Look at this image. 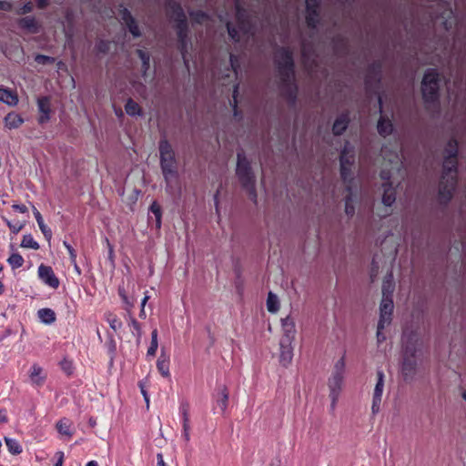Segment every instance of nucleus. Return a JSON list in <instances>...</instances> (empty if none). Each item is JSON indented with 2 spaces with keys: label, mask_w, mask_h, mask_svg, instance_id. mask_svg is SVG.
<instances>
[{
  "label": "nucleus",
  "mask_w": 466,
  "mask_h": 466,
  "mask_svg": "<svg viewBox=\"0 0 466 466\" xmlns=\"http://www.w3.org/2000/svg\"><path fill=\"white\" fill-rule=\"evenodd\" d=\"M160 167L167 182L177 175V159L175 151L167 139H161L158 144Z\"/></svg>",
  "instance_id": "423d86ee"
},
{
  "label": "nucleus",
  "mask_w": 466,
  "mask_h": 466,
  "mask_svg": "<svg viewBox=\"0 0 466 466\" xmlns=\"http://www.w3.org/2000/svg\"><path fill=\"white\" fill-rule=\"evenodd\" d=\"M388 325H383L381 328H380V322H378V327H377V332H376V338H377V341L378 343H381L383 342L385 339H386V337L383 333V329L387 327Z\"/></svg>",
  "instance_id": "49530a36"
},
{
  "label": "nucleus",
  "mask_w": 466,
  "mask_h": 466,
  "mask_svg": "<svg viewBox=\"0 0 466 466\" xmlns=\"http://www.w3.org/2000/svg\"><path fill=\"white\" fill-rule=\"evenodd\" d=\"M86 466H98L97 462L95 461H91L86 463Z\"/></svg>",
  "instance_id": "774afa93"
},
{
  "label": "nucleus",
  "mask_w": 466,
  "mask_h": 466,
  "mask_svg": "<svg viewBox=\"0 0 466 466\" xmlns=\"http://www.w3.org/2000/svg\"><path fill=\"white\" fill-rule=\"evenodd\" d=\"M10 228L13 230V232L16 233L22 228V225H15L12 226L10 223H8Z\"/></svg>",
  "instance_id": "680f3d73"
},
{
  "label": "nucleus",
  "mask_w": 466,
  "mask_h": 466,
  "mask_svg": "<svg viewBox=\"0 0 466 466\" xmlns=\"http://www.w3.org/2000/svg\"><path fill=\"white\" fill-rule=\"evenodd\" d=\"M137 54L142 62V76H146L150 67V55L142 49H137Z\"/></svg>",
  "instance_id": "c85d7f7f"
},
{
  "label": "nucleus",
  "mask_w": 466,
  "mask_h": 466,
  "mask_svg": "<svg viewBox=\"0 0 466 466\" xmlns=\"http://www.w3.org/2000/svg\"><path fill=\"white\" fill-rule=\"evenodd\" d=\"M167 15L171 19L176 21L177 23V36L179 38L180 44H181V52L184 55V53L187 51V21H186V15L182 9V7L176 4L172 3L169 4Z\"/></svg>",
  "instance_id": "1a4fd4ad"
},
{
  "label": "nucleus",
  "mask_w": 466,
  "mask_h": 466,
  "mask_svg": "<svg viewBox=\"0 0 466 466\" xmlns=\"http://www.w3.org/2000/svg\"><path fill=\"white\" fill-rule=\"evenodd\" d=\"M183 428H184V436L187 441H189V418L188 412L185 409L183 410Z\"/></svg>",
  "instance_id": "37998d69"
},
{
  "label": "nucleus",
  "mask_w": 466,
  "mask_h": 466,
  "mask_svg": "<svg viewBox=\"0 0 466 466\" xmlns=\"http://www.w3.org/2000/svg\"><path fill=\"white\" fill-rule=\"evenodd\" d=\"M157 367L163 377L168 378L170 376L169 356L164 349L161 350L159 358L157 361Z\"/></svg>",
  "instance_id": "b1692460"
},
{
  "label": "nucleus",
  "mask_w": 466,
  "mask_h": 466,
  "mask_svg": "<svg viewBox=\"0 0 466 466\" xmlns=\"http://www.w3.org/2000/svg\"><path fill=\"white\" fill-rule=\"evenodd\" d=\"M121 18L134 37H139L141 35L136 20L127 8L121 11Z\"/></svg>",
  "instance_id": "6ab92c4d"
},
{
  "label": "nucleus",
  "mask_w": 466,
  "mask_h": 466,
  "mask_svg": "<svg viewBox=\"0 0 466 466\" xmlns=\"http://www.w3.org/2000/svg\"><path fill=\"white\" fill-rule=\"evenodd\" d=\"M150 210H151V212L156 217V227H157V228H160V227H161V217H162V212H161L160 206L157 204V202L154 201L151 204V206H150Z\"/></svg>",
  "instance_id": "e433bc0d"
},
{
  "label": "nucleus",
  "mask_w": 466,
  "mask_h": 466,
  "mask_svg": "<svg viewBox=\"0 0 466 466\" xmlns=\"http://www.w3.org/2000/svg\"><path fill=\"white\" fill-rule=\"evenodd\" d=\"M402 361L400 372L405 381L416 377L422 360V341L414 331H405L401 338Z\"/></svg>",
  "instance_id": "f257e3e1"
},
{
  "label": "nucleus",
  "mask_w": 466,
  "mask_h": 466,
  "mask_svg": "<svg viewBox=\"0 0 466 466\" xmlns=\"http://www.w3.org/2000/svg\"><path fill=\"white\" fill-rule=\"evenodd\" d=\"M7 421V417L6 415L4 413V411L0 410V422H6Z\"/></svg>",
  "instance_id": "0e129e2a"
},
{
  "label": "nucleus",
  "mask_w": 466,
  "mask_h": 466,
  "mask_svg": "<svg viewBox=\"0 0 466 466\" xmlns=\"http://www.w3.org/2000/svg\"><path fill=\"white\" fill-rule=\"evenodd\" d=\"M350 124V116L348 114L339 115L332 125V133L334 136L342 135L348 128Z\"/></svg>",
  "instance_id": "4be33fe9"
},
{
  "label": "nucleus",
  "mask_w": 466,
  "mask_h": 466,
  "mask_svg": "<svg viewBox=\"0 0 466 466\" xmlns=\"http://www.w3.org/2000/svg\"><path fill=\"white\" fill-rule=\"evenodd\" d=\"M21 247L38 249L39 244L33 238L31 235H25L22 239Z\"/></svg>",
  "instance_id": "58836bf2"
},
{
  "label": "nucleus",
  "mask_w": 466,
  "mask_h": 466,
  "mask_svg": "<svg viewBox=\"0 0 466 466\" xmlns=\"http://www.w3.org/2000/svg\"><path fill=\"white\" fill-rule=\"evenodd\" d=\"M96 48L100 53H106L109 49V43L105 41H100L96 44Z\"/></svg>",
  "instance_id": "8fccbe9b"
},
{
  "label": "nucleus",
  "mask_w": 466,
  "mask_h": 466,
  "mask_svg": "<svg viewBox=\"0 0 466 466\" xmlns=\"http://www.w3.org/2000/svg\"><path fill=\"white\" fill-rule=\"evenodd\" d=\"M48 5V0H37V6L39 8H45Z\"/></svg>",
  "instance_id": "052dcab7"
},
{
  "label": "nucleus",
  "mask_w": 466,
  "mask_h": 466,
  "mask_svg": "<svg viewBox=\"0 0 466 466\" xmlns=\"http://www.w3.org/2000/svg\"><path fill=\"white\" fill-rule=\"evenodd\" d=\"M4 440L11 454L18 455L22 453V447L16 440L9 437H5Z\"/></svg>",
  "instance_id": "2f4dec72"
},
{
  "label": "nucleus",
  "mask_w": 466,
  "mask_h": 466,
  "mask_svg": "<svg viewBox=\"0 0 466 466\" xmlns=\"http://www.w3.org/2000/svg\"><path fill=\"white\" fill-rule=\"evenodd\" d=\"M230 65L233 68V70L236 72L237 71V58L234 56H230Z\"/></svg>",
  "instance_id": "13d9d810"
},
{
  "label": "nucleus",
  "mask_w": 466,
  "mask_h": 466,
  "mask_svg": "<svg viewBox=\"0 0 466 466\" xmlns=\"http://www.w3.org/2000/svg\"><path fill=\"white\" fill-rule=\"evenodd\" d=\"M378 380L375 385L374 392H373V400L371 410L373 414H376L380 410V406L381 402V396L384 390V374L381 370L377 372Z\"/></svg>",
  "instance_id": "2eb2a0df"
},
{
  "label": "nucleus",
  "mask_w": 466,
  "mask_h": 466,
  "mask_svg": "<svg viewBox=\"0 0 466 466\" xmlns=\"http://www.w3.org/2000/svg\"><path fill=\"white\" fill-rule=\"evenodd\" d=\"M381 155L384 160V164L391 166L390 170L393 175L399 173L402 168V156L401 148L398 145L391 143L385 144L381 148Z\"/></svg>",
  "instance_id": "9d476101"
},
{
  "label": "nucleus",
  "mask_w": 466,
  "mask_h": 466,
  "mask_svg": "<svg viewBox=\"0 0 466 466\" xmlns=\"http://www.w3.org/2000/svg\"><path fill=\"white\" fill-rule=\"evenodd\" d=\"M320 0H305V18L309 27H316L320 16Z\"/></svg>",
  "instance_id": "ddd939ff"
},
{
  "label": "nucleus",
  "mask_w": 466,
  "mask_h": 466,
  "mask_svg": "<svg viewBox=\"0 0 466 466\" xmlns=\"http://www.w3.org/2000/svg\"><path fill=\"white\" fill-rule=\"evenodd\" d=\"M58 459L55 466H62L64 461V453L62 451L57 452Z\"/></svg>",
  "instance_id": "5fc2aeb1"
},
{
  "label": "nucleus",
  "mask_w": 466,
  "mask_h": 466,
  "mask_svg": "<svg viewBox=\"0 0 466 466\" xmlns=\"http://www.w3.org/2000/svg\"><path fill=\"white\" fill-rule=\"evenodd\" d=\"M267 309L271 313H276L279 309V300L277 295L269 291L267 299Z\"/></svg>",
  "instance_id": "7c9ffc66"
},
{
  "label": "nucleus",
  "mask_w": 466,
  "mask_h": 466,
  "mask_svg": "<svg viewBox=\"0 0 466 466\" xmlns=\"http://www.w3.org/2000/svg\"><path fill=\"white\" fill-rule=\"evenodd\" d=\"M158 347L157 330L154 329L151 334V345L147 350V355L154 356Z\"/></svg>",
  "instance_id": "ea45409f"
},
{
  "label": "nucleus",
  "mask_w": 466,
  "mask_h": 466,
  "mask_svg": "<svg viewBox=\"0 0 466 466\" xmlns=\"http://www.w3.org/2000/svg\"><path fill=\"white\" fill-rule=\"evenodd\" d=\"M0 102L15 106L18 104V96L8 88H0Z\"/></svg>",
  "instance_id": "bb28decb"
},
{
  "label": "nucleus",
  "mask_w": 466,
  "mask_h": 466,
  "mask_svg": "<svg viewBox=\"0 0 466 466\" xmlns=\"http://www.w3.org/2000/svg\"><path fill=\"white\" fill-rule=\"evenodd\" d=\"M61 367L66 374L71 375L73 373L74 366H73V362L71 360H62Z\"/></svg>",
  "instance_id": "a18cd8bd"
},
{
  "label": "nucleus",
  "mask_w": 466,
  "mask_h": 466,
  "mask_svg": "<svg viewBox=\"0 0 466 466\" xmlns=\"http://www.w3.org/2000/svg\"><path fill=\"white\" fill-rule=\"evenodd\" d=\"M7 261L13 268H17L23 265L24 259L21 255L14 253L8 258Z\"/></svg>",
  "instance_id": "a19ab883"
},
{
  "label": "nucleus",
  "mask_w": 466,
  "mask_h": 466,
  "mask_svg": "<svg viewBox=\"0 0 466 466\" xmlns=\"http://www.w3.org/2000/svg\"><path fill=\"white\" fill-rule=\"evenodd\" d=\"M30 380L35 385H41L45 380L43 370L38 366H34L30 373Z\"/></svg>",
  "instance_id": "f704fd0d"
},
{
  "label": "nucleus",
  "mask_w": 466,
  "mask_h": 466,
  "mask_svg": "<svg viewBox=\"0 0 466 466\" xmlns=\"http://www.w3.org/2000/svg\"><path fill=\"white\" fill-rule=\"evenodd\" d=\"M33 212H34L35 218L37 221V224H38L42 233L44 234V236L46 237L47 241L50 242V240L52 238L51 229L44 223V220H43V218H42L40 212L34 206H33Z\"/></svg>",
  "instance_id": "cd10ccee"
},
{
  "label": "nucleus",
  "mask_w": 466,
  "mask_h": 466,
  "mask_svg": "<svg viewBox=\"0 0 466 466\" xmlns=\"http://www.w3.org/2000/svg\"><path fill=\"white\" fill-rule=\"evenodd\" d=\"M35 59L39 64H46V63H53L54 62V58L53 57H50V56H44V55H37Z\"/></svg>",
  "instance_id": "09e8293b"
},
{
  "label": "nucleus",
  "mask_w": 466,
  "mask_h": 466,
  "mask_svg": "<svg viewBox=\"0 0 466 466\" xmlns=\"http://www.w3.org/2000/svg\"><path fill=\"white\" fill-rule=\"evenodd\" d=\"M141 392H142V394L144 396V399H145V401L147 403V406L148 407V405H149V399H148L147 391L144 390L143 387H141Z\"/></svg>",
  "instance_id": "e2e57ef3"
},
{
  "label": "nucleus",
  "mask_w": 466,
  "mask_h": 466,
  "mask_svg": "<svg viewBox=\"0 0 466 466\" xmlns=\"http://www.w3.org/2000/svg\"><path fill=\"white\" fill-rule=\"evenodd\" d=\"M157 466H167L163 460V456L161 453H158L157 455Z\"/></svg>",
  "instance_id": "bf43d9fd"
},
{
  "label": "nucleus",
  "mask_w": 466,
  "mask_h": 466,
  "mask_svg": "<svg viewBox=\"0 0 466 466\" xmlns=\"http://www.w3.org/2000/svg\"><path fill=\"white\" fill-rule=\"evenodd\" d=\"M56 427L57 431L62 435L69 438L73 435V432L70 430V425L66 420H60L57 421Z\"/></svg>",
  "instance_id": "c9c22d12"
},
{
  "label": "nucleus",
  "mask_w": 466,
  "mask_h": 466,
  "mask_svg": "<svg viewBox=\"0 0 466 466\" xmlns=\"http://www.w3.org/2000/svg\"><path fill=\"white\" fill-rule=\"evenodd\" d=\"M33 10V5L30 2L25 3L19 10H17L18 15H25L31 13Z\"/></svg>",
  "instance_id": "de8ad7c7"
},
{
  "label": "nucleus",
  "mask_w": 466,
  "mask_h": 466,
  "mask_svg": "<svg viewBox=\"0 0 466 466\" xmlns=\"http://www.w3.org/2000/svg\"><path fill=\"white\" fill-rule=\"evenodd\" d=\"M348 195L344 199V212L349 218H352L355 215L356 208V195L354 194L350 186L347 187Z\"/></svg>",
  "instance_id": "5701e85b"
},
{
  "label": "nucleus",
  "mask_w": 466,
  "mask_h": 466,
  "mask_svg": "<svg viewBox=\"0 0 466 466\" xmlns=\"http://www.w3.org/2000/svg\"><path fill=\"white\" fill-rule=\"evenodd\" d=\"M344 375L332 374L331 378L329 380V388L330 390V395L332 397L333 402L336 401L341 389L343 386Z\"/></svg>",
  "instance_id": "412c9836"
},
{
  "label": "nucleus",
  "mask_w": 466,
  "mask_h": 466,
  "mask_svg": "<svg viewBox=\"0 0 466 466\" xmlns=\"http://www.w3.org/2000/svg\"><path fill=\"white\" fill-rule=\"evenodd\" d=\"M18 26L29 34H37L40 31V25L35 16L29 15L17 20Z\"/></svg>",
  "instance_id": "a211bd4d"
},
{
  "label": "nucleus",
  "mask_w": 466,
  "mask_h": 466,
  "mask_svg": "<svg viewBox=\"0 0 466 466\" xmlns=\"http://www.w3.org/2000/svg\"><path fill=\"white\" fill-rule=\"evenodd\" d=\"M132 325H133V327H134L135 330H137V336H138V338H139V337L141 336V329H140V326L138 325V323H137L135 319H133V320H132Z\"/></svg>",
  "instance_id": "4d7b16f0"
},
{
  "label": "nucleus",
  "mask_w": 466,
  "mask_h": 466,
  "mask_svg": "<svg viewBox=\"0 0 466 466\" xmlns=\"http://www.w3.org/2000/svg\"><path fill=\"white\" fill-rule=\"evenodd\" d=\"M236 177L241 188L247 192L250 200L257 204L256 176L252 170L250 162L243 153L237 154Z\"/></svg>",
  "instance_id": "7ed1b4c3"
},
{
  "label": "nucleus",
  "mask_w": 466,
  "mask_h": 466,
  "mask_svg": "<svg viewBox=\"0 0 466 466\" xmlns=\"http://www.w3.org/2000/svg\"><path fill=\"white\" fill-rule=\"evenodd\" d=\"M227 29L231 40L238 43L247 42L253 35V25L245 10L237 8L236 24L227 22Z\"/></svg>",
  "instance_id": "39448f33"
},
{
  "label": "nucleus",
  "mask_w": 466,
  "mask_h": 466,
  "mask_svg": "<svg viewBox=\"0 0 466 466\" xmlns=\"http://www.w3.org/2000/svg\"><path fill=\"white\" fill-rule=\"evenodd\" d=\"M346 367L345 361V354H343L335 363L334 365V372L333 374L344 375Z\"/></svg>",
  "instance_id": "79ce46f5"
},
{
  "label": "nucleus",
  "mask_w": 466,
  "mask_h": 466,
  "mask_svg": "<svg viewBox=\"0 0 466 466\" xmlns=\"http://www.w3.org/2000/svg\"><path fill=\"white\" fill-rule=\"evenodd\" d=\"M38 317L45 324H52L56 320V314L50 309H42L38 311Z\"/></svg>",
  "instance_id": "473e14b6"
},
{
  "label": "nucleus",
  "mask_w": 466,
  "mask_h": 466,
  "mask_svg": "<svg viewBox=\"0 0 466 466\" xmlns=\"http://www.w3.org/2000/svg\"><path fill=\"white\" fill-rule=\"evenodd\" d=\"M23 123V117L15 112L8 113L4 118L5 127L9 130L18 128Z\"/></svg>",
  "instance_id": "393cba45"
},
{
  "label": "nucleus",
  "mask_w": 466,
  "mask_h": 466,
  "mask_svg": "<svg viewBox=\"0 0 466 466\" xmlns=\"http://www.w3.org/2000/svg\"><path fill=\"white\" fill-rule=\"evenodd\" d=\"M441 176L457 178V157H445Z\"/></svg>",
  "instance_id": "a878e982"
},
{
  "label": "nucleus",
  "mask_w": 466,
  "mask_h": 466,
  "mask_svg": "<svg viewBox=\"0 0 466 466\" xmlns=\"http://www.w3.org/2000/svg\"><path fill=\"white\" fill-rule=\"evenodd\" d=\"M377 130L383 137L390 136L394 131L392 120L389 116L381 115L377 123Z\"/></svg>",
  "instance_id": "aec40b11"
},
{
  "label": "nucleus",
  "mask_w": 466,
  "mask_h": 466,
  "mask_svg": "<svg viewBox=\"0 0 466 466\" xmlns=\"http://www.w3.org/2000/svg\"><path fill=\"white\" fill-rule=\"evenodd\" d=\"M64 245L65 247L66 248V249L68 250L69 252V255H70V258H71V261L72 263H75L76 260V252L74 250V248L71 247V245H69L67 242H64Z\"/></svg>",
  "instance_id": "3c124183"
},
{
  "label": "nucleus",
  "mask_w": 466,
  "mask_h": 466,
  "mask_svg": "<svg viewBox=\"0 0 466 466\" xmlns=\"http://www.w3.org/2000/svg\"><path fill=\"white\" fill-rule=\"evenodd\" d=\"M393 300L391 298V295H387L383 291L382 299L380 304V319L379 322H380V328L383 325H390L391 322V316L393 312Z\"/></svg>",
  "instance_id": "4468645a"
},
{
  "label": "nucleus",
  "mask_w": 466,
  "mask_h": 466,
  "mask_svg": "<svg viewBox=\"0 0 466 466\" xmlns=\"http://www.w3.org/2000/svg\"><path fill=\"white\" fill-rule=\"evenodd\" d=\"M380 177L385 180L382 184L383 193L381 197V203L386 208H391L396 201L397 195L395 182L391 180L394 176L390 171L384 168L380 173ZM398 184L399 182L396 183V185Z\"/></svg>",
  "instance_id": "9b49d317"
},
{
  "label": "nucleus",
  "mask_w": 466,
  "mask_h": 466,
  "mask_svg": "<svg viewBox=\"0 0 466 466\" xmlns=\"http://www.w3.org/2000/svg\"><path fill=\"white\" fill-rule=\"evenodd\" d=\"M228 393L226 388L220 392V399L218 400V405L222 413H225L228 408Z\"/></svg>",
  "instance_id": "4c0bfd02"
},
{
  "label": "nucleus",
  "mask_w": 466,
  "mask_h": 466,
  "mask_svg": "<svg viewBox=\"0 0 466 466\" xmlns=\"http://www.w3.org/2000/svg\"><path fill=\"white\" fill-rule=\"evenodd\" d=\"M458 147V141L454 138L450 139L445 147V157H457Z\"/></svg>",
  "instance_id": "72a5a7b5"
},
{
  "label": "nucleus",
  "mask_w": 466,
  "mask_h": 466,
  "mask_svg": "<svg viewBox=\"0 0 466 466\" xmlns=\"http://www.w3.org/2000/svg\"><path fill=\"white\" fill-rule=\"evenodd\" d=\"M440 74L434 68H429L421 80L422 97L427 103H433L439 98Z\"/></svg>",
  "instance_id": "6e6552de"
},
{
  "label": "nucleus",
  "mask_w": 466,
  "mask_h": 466,
  "mask_svg": "<svg viewBox=\"0 0 466 466\" xmlns=\"http://www.w3.org/2000/svg\"><path fill=\"white\" fill-rule=\"evenodd\" d=\"M190 16H191L192 20L197 23H202L208 19V15L205 13L200 12V11H198L195 13H190Z\"/></svg>",
  "instance_id": "c03bdc74"
},
{
  "label": "nucleus",
  "mask_w": 466,
  "mask_h": 466,
  "mask_svg": "<svg viewBox=\"0 0 466 466\" xmlns=\"http://www.w3.org/2000/svg\"><path fill=\"white\" fill-rule=\"evenodd\" d=\"M12 8V5L5 1H0V9L9 11Z\"/></svg>",
  "instance_id": "864d4df0"
},
{
  "label": "nucleus",
  "mask_w": 466,
  "mask_h": 466,
  "mask_svg": "<svg viewBox=\"0 0 466 466\" xmlns=\"http://www.w3.org/2000/svg\"><path fill=\"white\" fill-rule=\"evenodd\" d=\"M37 107L40 113L38 122L45 124L50 120L51 104L48 96H41L37 98Z\"/></svg>",
  "instance_id": "f3484780"
},
{
  "label": "nucleus",
  "mask_w": 466,
  "mask_h": 466,
  "mask_svg": "<svg viewBox=\"0 0 466 466\" xmlns=\"http://www.w3.org/2000/svg\"><path fill=\"white\" fill-rule=\"evenodd\" d=\"M13 208L21 213H25L27 211V208L25 205H14Z\"/></svg>",
  "instance_id": "6e6d98bb"
},
{
  "label": "nucleus",
  "mask_w": 466,
  "mask_h": 466,
  "mask_svg": "<svg viewBox=\"0 0 466 466\" xmlns=\"http://www.w3.org/2000/svg\"><path fill=\"white\" fill-rule=\"evenodd\" d=\"M125 110L127 114L131 116H141L142 114L139 105L131 98L127 99L125 105Z\"/></svg>",
  "instance_id": "c756f323"
},
{
  "label": "nucleus",
  "mask_w": 466,
  "mask_h": 466,
  "mask_svg": "<svg viewBox=\"0 0 466 466\" xmlns=\"http://www.w3.org/2000/svg\"><path fill=\"white\" fill-rule=\"evenodd\" d=\"M38 275L40 279L48 286L56 289L59 286V279L56 277L53 269L45 265L38 268Z\"/></svg>",
  "instance_id": "dca6fc26"
},
{
  "label": "nucleus",
  "mask_w": 466,
  "mask_h": 466,
  "mask_svg": "<svg viewBox=\"0 0 466 466\" xmlns=\"http://www.w3.org/2000/svg\"><path fill=\"white\" fill-rule=\"evenodd\" d=\"M148 299H149V296H147V295H146V296L144 297V299H143V300H142V302H141L142 311L144 310V307H145V305H146L147 301L148 300Z\"/></svg>",
  "instance_id": "69168bd1"
},
{
  "label": "nucleus",
  "mask_w": 466,
  "mask_h": 466,
  "mask_svg": "<svg viewBox=\"0 0 466 466\" xmlns=\"http://www.w3.org/2000/svg\"><path fill=\"white\" fill-rule=\"evenodd\" d=\"M281 338L279 340L280 353L279 359L284 365L291 362L293 358V341L296 336L295 318L290 314L281 320Z\"/></svg>",
  "instance_id": "20e7f679"
},
{
  "label": "nucleus",
  "mask_w": 466,
  "mask_h": 466,
  "mask_svg": "<svg viewBox=\"0 0 466 466\" xmlns=\"http://www.w3.org/2000/svg\"><path fill=\"white\" fill-rule=\"evenodd\" d=\"M356 151L353 145L346 141L339 155V173L342 180L349 186L354 179Z\"/></svg>",
  "instance_id": "0eeeda50"
},
{
  "label": "nucleus",
  "mask_w": 466,
  "mask_h": 466,
  "mask_svg": "<svg viewBox=\"0 0 466 466\" xmlns=\"http://www.w3.org/2000/svg\"><path fill=\"white\" fill-rule=\"evenodd\" d=\"M274 62L277 66L280 92L289 102L294 103L297 98L298 86L292 55L284 47L279 48L275 52Z\"/></svg>",
  "instance_id": "f03ea898"
},
{
  "label": "nucleus",
  "mask_w": 466,
  "mask_h": 466,
  "mask_svg": "<svg viewBox=\"0 0 466 466\" xmlns=\"http://www.w3.org/2000/svg\"><path fill=\"white\" fill-rule=\"evenodd\" d=\"M109 325L110 328L115 331L121 327V324L117 321L116 318H113L112 319L109 320Z\"/></svg>",
  "instance_id": "603ef678"
},
{
  "label": "nucleus",
  "mask_w": 466,
  "mask_h": 466,
  "mask_svg": "<svg viewBox=\"0 0 466 466\" xmlns=\"http://www.w3.org/2000/svg\"><path fill=\"white\" fill-rule=\"evenodd\" d=\"M457 187V178L441 176L439 184L438 200L441 204H448L453 198Z\"/></svg>",
  "instance_id": "f8f14e48"
},
{
  "label": "nucleus",
  "mask_w": 466,
  "mask_h": 466,
  "mask_svg": "<svg viewBox=\"0 0 466 466\" xmlns=\"http://www.w3.org/2000/svg\"><path fill=\"white\" fill-rule=\"evenodd\" d=\"M115 113L119 117L123 116V112L121 109H115Z\"/></svg>",
  "instance_id": "338daca9"
}]
</instances>
